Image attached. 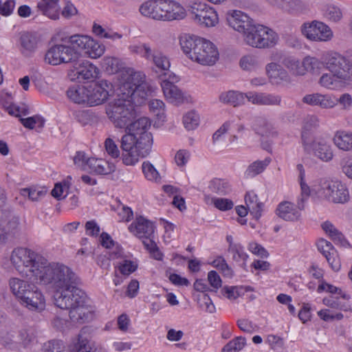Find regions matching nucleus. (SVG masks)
<instances>
[{
  "label": "nucleus",
  "instance_id": "obj_1",
  "mask_svg": "<svg viewBox=\"0 0 352 352\" xmlns=\"http://www.w3.org/2000/svg\"><path fill=\"white\" fill-rule=\"evenodd\" d=\"M151 127L148 118L142 117L130 122L124 129L128 131L122 135L120 147L123 151L122 162L125 165L133 166L139 157H145L151 150L153 136L148 130Z\"/></svg>",
  "mask_w": 352,
  "mask_h": 352
},
{
  "label": "nucleus",
  "instance_id": "obj_2",
  "mask_svg": "<svg viewBox=\"0 0 352 352\" xmlns=\"http://www.w3.org/2000/svg\"><path fill=\"white\" fill-rule=\"evenodd\" d=\"M34 279L39 280L41 284L50 285L55 293L65 287L72 286L78 283L76 274L67 266L58 263L42 265Z\"/></svg>",
  "mask_w": 352,
  "mask_h": 352
},
{
  "label": "nucleus",
  "instance_id": "obj_3",
  "mask_svg": "<svg viewBox=\"0 0 352 352\" xmlns=\"http://www.w3.org/2000/svg\"><path fill=\"white\" fill-rule=\"evenodd\" d=\"M9 285L12 292L23 307L35 311H40L45 308L44 296L41 290L32 283L12 278Z\"/></svg>",
  "mask_w": 352,
  "mask_h": 352
},
{
  "label": "nucleus",
  "instance_id": "obj_4",
  "mask_svg": "<svg viewBox=\"0 0 352 352\" xmlns=\"http://www.w3.org/2000/svg\"><path fill=\"white\" fill-rule=\"evenodd\" d=\"M10 261L19 274L30 279L34 278L42 265L47 264V259L43 256L23 248H15L12 252Z\"/></svg>",
  "mask_w": 352,
  "mask_h": 352
},
{
  "label": "nucleus",
  "instance_id": "obj_5",
  "mask_svg": "<svg viewBox=\"0 0 352 352\" xmlns=\"http://www.w3.org/2000/svg\"><path fill=\"white\" fill-rule=\"evenodd\" d=\"M106 113L114 126L124 129L135 117L133 104L125 95L110 102L106 107Z\"/></svg>",
  "mask_w": 352,
  "mask_h": 352
},
{
  "label": "nucleus",
  "instance_id": "obj_6",
  "mask_svg": "<svg viewBox=\"0 0 352 352\" xmlns=\"http://www.w3.org/2000/svg\"><path fill=\"white\" fill-rule=\"evenodd\" d=\"M78 283L65 287L54 295V304L62 309H72L87 300L85 293L77 287Z\"/></svg>",
  "mask_w": 352,
  "mask_h": 352
},
{
  "label": "nucleus",
  "instance_id": "obj_7",
  "mask_svg": "<svg viewBox=\"0 0 352 352\" xmlns=\"http://www.w3.org/2000/svg\"><path fill=\"white\" fill-rule=\"evenodd\" d=\"M326 68L337 78L349 80L352 77V67L345 57L337 52H328L323 58Z\"/></svg>",
  "mask_w": 352,
  "mask_h": 352
},
{
  "label": "nucleus",
  "instance_id": "obj_8",
  "mask_svg": "<svg viewBox=\"0 0 352 352\" xmlns=\"http://www.w3.org/2000/svg\"><path fill=\"white\" fill-rule=\"evenodd\" d=\"M320 196L335 204H345L349 200V192L340 182L322 180L318 191Z\"/></svg>",
  "mask_w": 352,
  "mask_h": 352
},
{
  "label": "nucleus",
  "instance_id": "obj_9",
  "mask_svg": "<svg viewBox=\"0 0 352 352\" xmlns=\"http://www.w3.org/2000/svg\"><path fill=\"white\" fill-rule=\"evenodd\" d=\"M302 146L306 153L313 154L322 162H330L333 157L331 146L322 139L309 140L304 135Z\"/></svg>",
  "mask_w": 352,
  "mask_h": 352
},
{
  "label": "nucleus",
  "instance_id": "obj_10",
  "mask_svg": "<svg viewBox=\"0 0 352 352\" xmlns=\"http://www.w3.org/2000/svg\"><path fill=\"white\" fill-rule=\"evenodd\" d=\"M191 18L206 27L214 26L218 22L216 11L204 3H194L190 8Z\"/></svg>",
  "mask_w": 352,
  "mask_h": 352
},
{
  "label": "nucleus",
  "instance_id": "obj_11",
  "mask_svg": "<svg viewBox=\"0 0 352 352\" xmlns=\"http://www.w3.org/2000/svg\"><path fill=\"white\" fill-rule=\"evenodd\" d=\"M301 32L307 38L315 41H327L333 36L331 28L318 21L305 23L301 27Z\"/></svg>",
  "mask_w": 352,
  "mask_h": 352
},
{
  "label": "nucleus",
  "instance_id": "obj_12",
  "mask_svg": "<svg viewBox=\"0 0 352 352\" xmlns=\"http://www.w3.org/2000/svg\"><path fill=\"white\" fill-rule=\"evenodd\" d=\"M88 91L89 105L96 106L107 101L113 91V85L106 80H101L89 85Z\"/></svg>",
  "mask_w": 352,
  "mask_h": 352
},
{
  "label": "nucleus",
  "instance_id": "obj_13",
  "mask_svg": "<svg viewBox=\"0 0 352 352\" xmlns=\"http://www.w3.org/2000/svg\"><path fill=\"white\" fill-rule=\"evenodd\" d=\"M129 80H131L132 85L129 82L123 85L124 89H129L127 93H123L126 98L133 100L136 96L144 99L148 96L147 85L145 83V76L142 72H131Z\"/></svg>",
  "mask_w": 352,
  "mask_h": 352
},
{
  "label": "nucleus",
  "instance_id": "obj_14",
  "mask_svg": "<svg viewBox=\"0 0 352 352\" xmlns=\"http://www.w3.org/2000/svg\"><path fill=\"white\" fill-rule=\"evenodd\" d=\"M218 59L219 52L217 47L211 41L204 38L198 46L192 61L202 65H213Z\"/></svg>",
  "mask_w": 352,
  "mask_h": 352
},
{
  "label": "nucleus",
  "instance_id": "obj_15",
  "mask_svg": "<svg viewBox=\"0 0 352 352\" xmlns=\"http://www.w3.org/2000/svg\"><path fill=\"white\" fill-rule=\"evenodd\" d=\"M70 76L81 82L84 80H89L97 76V68L89 61L80 59L73 65Z\"/></svg>",
  "mask_w": 352,
  "mask_h": 352
},
{
  "label": "nucleus",
  "instance_id": "obj_16",
  "mask_svg": "<svg viewBox=\"0 0 352 352\" xmlns=\"http://www.w3.org/2000/svg\"><path fill=\"white\" fill-rule=\"evenodd\" d=\"M129 231L140 239H148L154 234L155 226L153 222L142 216L137 217L129 226Z\"/></svg>",
  "mask_w": 352,
  "mask_h": 352
},
{
  "label": "nucleus",
  "instance_id": "obj_17",
  "mask_svg": "<svg viewBox=\"0 0 352 352\" xmlns=\"http://www.w3.org/2000/svg\"><path fill=\"white\" fill-rule=\"evenodd\" d=\"M248 100L259 106H280L282 97L277 94L250 91L245 93Z\"/></svg>",
  "mask_w": 352,
  "mask_h": 352
},
{
  "label": "nucleus",
  "instance_id": "obj_18",
  "mask_svg": "<svg viewBox=\"0 0 352 352\" xmlns=\"http://www.w3.org/2000/svg\"><path fill=\"white\" fill-rule=\"evenodd\" d=\"M226 20L230 27L243 34L253 23V21L247 14L239 10L228 12Z\"/></svg>",
  "mask_w": 352,
  "mask_h": 352
},
{
  "label": "nucleus",
  "instance_id": "obj_19",
  "mask_svg": "<svg viewBox=\"0 0 352 352\" xmlns=\"http://www.w3.org/2000/svg\"><path fill=\"white\" fill-rule=\"evenodd\" d=\"M203 39V38L188 34H183L179 38V45L184 54L192 60L195 57L198 46L201 45Z\"/></svg>",
  "mask_w": 352,
  "mask_h": 352
},
{
  "label": "nucleus",
  "instance_id": "obj_20",
  "mask_svg": "<svg viewBox=\"0 0 352 352\" xmlns=\"http://www.w3.org/2000/svg\"><path fill=\"white\" fill-rule=\"evenodd\" d=\"M69 316L72 322L82 324L93 319L94 312L92 308L85 302L71 309Z\"/></svg>",
  "mask_w": 352,
  "mask_h": 352
},
{
  "label": "nucleus",
  "instance_id": "obj_21",
  "mask_svg": "<svg viewBox=\"0 0 352 352\" xmlns=\"http://www.w3.org/2000/svg\"><path fill=\"white\" fill-rule=\"evenodd\" d=\"M162 0H149L141 5L140 12L145 16L155 19L162 20L163 8H166L165 4L162 5Z\"/></svg>",
  "mask_w": 352,
  "mask_h": 352
},
{
  "label": "nucleus",
  "instance_id": "obj_22",
  "mask_svg": "<svg viewBox=\"0 0 352 352\" xmlns=\"http://www.w3.org/2000/svg\"><path fill=\"white\" fill-rule=\"evenodd\" d=\"M164 4L166 6L163 8V21L179 20L185 16V10L179 3L172 0H162V5Z\"/></svg>",
  "mask_w": 352,
  "mask_h": 352
},
{
  "label": "nucleus",
  "instance_id": "obj_23",
  "mask_svg": "<svg viewBox=\"0 0 352 352\" xmlns=\"http://www.w3.org/2000/svg\"><path fill=\"white\" fill-rule=\"evenodd\" d=\"M302 101L311 106H318L323 109L332 108L336 105V101L329 95L318 93L305 95Z\"/></svg>",
  "mask_w": 352,
  "mask_h": 352
},
{
  "label": "nucleus",
  "instance_id": "obj_24",
  "mask_svg": "<svg viewBox=\"0 0 352 352\" xmlns=\"http://www.w3.org/2000/svg\"><path fill=\"white\" fill-rule=\"evenodd\" d=\"M276 214L280 218L291 221L298 220L300 216L298 206H296L290 201L280 202L276 210Z\"/></svg>",
  "mask_w": 352,
  "mask_h": 352
},
{
  "label": "nucleus",
  "instance_id": "obj_25",
  "mask_svg": "<svg viewBox=\"0 0 352 352\" xmlns=\"http://www.w3.org/2000/svg\"><path fill=\"white\" fill-rule=\"evenodd\" d=\"M161 87L166 98L172 103L179 104L183 102V94L178 87L168 79H162Z\"/></svg>",
  "mask_w": 352,
  "mask_h": 352
},
{
  "label": "nucleus",
  "instance_id": "obj_26",
  "mask_svg": "<svg viewBox=\"0 0 352 352\" xmlns=\"http://www.w3.org/2000/svg\"><path fill=\"white\" fill-rule=\"evenodd\" d=\"M59 0H41L37 4L38 10L48 18L56 20L59 18Z\"/></svg>",
  "mask_w": 352,
  "mask_h": 352
},
{
  "label": "nucleus",
  "instance_id": "obj_27",
  "mask_svg": "<svg viewBox=\"0 0 352 352\" xmlns=\"http://www.w3.org/2000/svg\"><path fill=\"white\" fill-rule=\"evenodd\" d=\"M64 44H55L51 46L45 53L44 60L52 65L64 63Z\"/></svg>",
  "mask_w": 352,
  "mask_h": 352
},
{
  "label": "nucleus",
  "instance_id": "obj_28",
  "mask_svg": "<svg viewBox=\"0 0 352 352\" xmlns=\"http://www.w3.org/2000/svg\"><path fill=\"white\" fill-rule=\"evenodd\" d=\"M261 29V32H259L261 34H258L259 39L257 40V41H255V40L252 39V43H256L258 48L273 47L277 42V34L272 30L268 28L266 26L263 25V28Z\"/></svg>",
  "mask_w": 352,
  "mask_h": 352
},
{
  "label": "nucleus",
  "instance_id": "obj_29",
  "mask_svg": "<svg viewBox=\"0 0 352 352\" xmlns=\"http://www.w3.org/2000/svg\"><path fill=\"white\" fill-rule=\"evenodd\" d=\"M132 54L140 56L146 60H150L158 52V50L149 43H139L129 46Z\"/></svg>",
  "mask_w": 352,
  "mask_h": 352
},
{
  "label": "nucleus",
  "instance_id": "obj_30",
  "mask_svg": "<svg viewBox=\"0 0 352 352\" xmlns=\"http://www.w3.org/2000/svg\"><path fill=\"white\" fill-rule=\"evenodd\" d=\"M68 98L75 103H87L89 104L88 86L74 85L67 91Z\"/></svg>",
  "mask_w": 352,
  "mask_h": 352
},
{
  "label": "nucleus",
  "instance_id": "obj_31",
  "mask_svg": "<svg viewBox=\"0 0 352 352\" xmlns=\"http://www.w3.org/2000/svg\"><path fill=\"white\" fill-rule=\"evenodd\" d=\"M87 170L98 175H107L113 171V166L106 162L94 157L88 158L86 161Z\"/></svg>",
  "mask_w": 352,
  "mask_h": 352
},
{
  "label": "nucleus",
  "instance_id": "obj_32",
  "mask_svg": "<svg viewBox=\"0 0 352 352\" xmlns=\"http://www.w3.org/2000/svg\"><path fill=\"white\" fill-rule=\"evenodd\" d=\"M247 208L254 217L258 220L262 214L263 203L258 201L257 195L254 192H248L245 196Z\"/></svg>",
  "mask_w": 352,
  "mask_h": 352
},
{
  "label": "nucleus",
  "instance_id": "obj_33",
  "mask_svg": "<svg viewBox=\"0 0 352 352\" xmlns=\"http://www.w3.org/2000/svg\"><path fill=\"white\" fill-rule=\"evenodd\" d=\"M19 41L23 48V54H29L34 52L38 41L36 34L30 32H21Z\"/></svg>",
  "mask_w": 352,
  "mask_h": 352
},
{
  "label": "nucleus",
  "instance_id": "obj_34",
  "mask_svg": "<svg viewBox=\"0 0 352 352\" xmlns=\"http://www.w3.org/2000/svg\"><path fill=\"white\" fill-rule=\"evenodd\" d=\"M253 130L258 135L261 136L268 137L272 132V126L263 116H257L254 119L252 124Z\"/></svg>",
  "mask_w": 352,
  "mask_h": 352
},
{
  "label": "nucleus",
  "instance_id": "obj_35",
  "mask_svg": "<svg viewBox=\"0 0 352 352\" xmlns=\"http://www.w3.org/2000/svg\"><path fill=\"white\" fill-rule=\"evenodd\" d=\"M208 188L210 191L219 195H226L231 192V186L226 179L214 178L210 181Z\"/></svg>",
  "mask_w": 352,
  "mask_h": 352
},
{
  "label": "nucleus",
  "instance_id": "obj_36",
  "mask_svg": "<svg viewBox=\"0 0 352 352\" xmlns=\"http://www.w3.org/2000/svg\"><path fill=\"white\" fill-rule=\"evenodd\" d=\"M265 69L266 74L271 79L287 81L289 78L288 74L286 70L276 63H270L267 64Z\"/></svg>",
  "mask_w": 352,
  "mask_h": 352
},
{
  "label": "nucleus",
  "instance_id": "obj_37",
  "mask_svg": "<svg viewBox=\"0 0 352 352\" xmlns=\"http://www.w3.org/2000/svg\"><path fill=\"white\" fill-rule=\"evenodd\" d=\"M67 42L81 54L82 50L85 51L89 47V43H92V38L87 35L74 34L69 38Z\"/></svg>",
  "mask_w": 352,
  "mask_h": 352
},
{
  "label": "nucleus",
  "instance_id": "obj_38",
  "mask_svg": "<svg viewBox=\"0 0 352 352\" xmlns=\"http://www.w3.org/2000/svg\"><path fill=\"white\" fill-rule=\"evenodd\" d=\"M333 142L336 146L343 151L352 149V134L344 131H338L334 138Z\"/></svg>",
  "mask_w": 352,
  "mask_h": 352
},
{
  "label": "nucleus",
  "instance_id": "obj_39",
  "mask_svg": "<svg viewBox=\"0 0 352 352\" xmlns=\"http://www.w3.org/2000/svg\"><path fill=\"white\" fill-rule=\"evenodd\" d=\"M271 162L270 157H266L264 160H258L252 163L245 172L247 178H252L261 173Z\"/></svg>",
  "mask_w": 352,
  "mask_h": 352
},
{
  "label": "nucleus",
  "instance_id": "obj_40",
  "mask_svg": "<svg viewBox=\"0 0 352 352\" xmlns=\"http://www.w3.org/2000/svg\"><path fill=\"white\" fill-rule=\"evenodd\" d=\"M245 97V94L239 93L234 91H229L226 93H222L219 99L223 103L230 104L234 107L241 104Z\"/></svg>",
  "mask_w": 352,
  "mask_h": 352
},
{
  "label": "nucleus",
  "instance_id": "obj_41",
  "mask_svg": "<svg viewBox=\"0 0 352 352\" xmlns=\"http://www.w3.org/2000/svg\"><path fill=\"white\" fill-rule=\"evenodd\" d=\"M88 344L89 340L80 333L67 345L65 352H85L89 347Z\"/></svg>",
  "mask_w": 352,
  "mask_h": 352
},
{
  "label": "nucleus",
  "instance_id": "obj_42",
  "mask_svg": "<svg viewBox=\"0 0 352 352\" xmlns=\"http://www.w3.org/2000/svg\"><path fill=\"white\" fill-rule=\"evenodd\" d=\"M102 67L109 74H114L122 68V63L118 58L106 57L102 60Z\"/></svg>",
  "mask_w": 352,
  "mask_h": 352
},
{
  "label": "nucleus",
  "instance_id": "obj_43",
  "mask_svg": "<svg viewBox=\"0 0 352 352\" xmlns=\"http://www.w3.org/2000/svg\"><path fill=\"white\" fill-rule=\"evenodd\" d=\"M319 126V120L316 116H311L305 121L301 133V140L303 144V135H305L309 140L314 139L312 136L313 131Z\"/></svg>",
  "mask_w": 352,
  "mask_h": 352
},
{
  "label": "nucleus",
  "instance_id": "obj_44",
  "mask_svg": "<svg viewBox=\"0 0 352 352\" xmlns=\"http://www.w3.org/2000/svg\"><path fill=\"white\" fill-rule=\"evenodd\" d=\"M263 25H256L252 23L248 28V30L246 31V32L244 34L245 41L249 45L258 48V45H256V43H252V41L253 39L255 40V41H257V40L259 39L258 34H261L259 32H261V28H263Z\"/></svg>",
  "mask_w": 352,
  "mask_h": 352
},
{
  "label": "nucleus",
  "instance_id": "obj_45",
  "mask_svg": "<svg viewBox=\"0 0 352 352\" xmlns=\"http://www.w3.org/2000/svg\"><path fill=\"white\" fill-rule=\"evenodd\" d=\"M64 45V63H72L74 65L81 58V54L77 50L74 49L67 41Z\"/></svg>",
  "mask_w": 352,
  "mask_h": 352
},
{
  "label": "nucleus",
  "instance_id": "obj_46",
  "mask_svg": "<svg viewBox=\"0 0 352 352\" xmlns=\"http://www.w3.org/2000/svg\"><path fill=\"white\" fill-rule=\"evenodd\" d=\"M45 121V119L39 115L27 118H20V122L23 126L29 129H33L35 127L41 129L44 126Z\"/></svg>",
  "mask_w": 352,
  "mask_h": 352
},
{
  "label": "nucleus",
  "instance_id": "obj_47",
  "mask_svg": "<svg viewBox=\"0 0 352 352\" xmlns=\"http://www.w3.org/2000/svg\"><path fill=\"white\" fill-rule=\"evenodd\" d=\"M283 65L290 69V71L294 75H303L304 74V69L302 68V65H300V63L298 60L293 57H285L283 60Z\"/></svg>",
  "mask_w": 352,
  "mask_h": 352
},
{
  "label": "nucleus",
  "instance_id": "obj_48",
  "mask_svg": "<svg viewBox=\"0 0 352 352\" xmlns=\"http://www.w3.org/2000/svg\"><path fill=\"white\" fill-rule=\"evenodd\" d=\"M260 65L259 60L256 56L247 55L240 60V66L243 70L252 71Z\"/></svg>",
  "mask_w": 352,
  "mask_h": 352
},
{
  "label": "nucleus",
  "instance_id": "obj_49",
  "mask_svg": "<svg viewBox=\"0 0 352 352\" xmlns=\"http://www.w3.org/2000/svg\"><path fill=\"white\" fill-rule=\"evenodd\" d=\"M142 171L145 177L150 181L158 182L160 176L158 171L149 162H144L142 166Z\"/></svg>",
  "mask_w": 352,
  "mask_h": 352
},
{
  "label": "nucleus",
  "instance_id": "obj_50",
  "mask_svg": "<svg viewBox=\"0 0 352 352\" xmlns=\"http://www.w3.org/2000/svg\"><path fill=\"white\" fill-rule=\"evenodd\" d=\"M3 212L9 213L8 217L3 218V225H5L6 228V233L13 232L17 229L19 225V220L17 217L12 214L11 211L7 210H1Z\"/></svg>",
  "mask_w": 352,
  "mask_h": 352
},
{
  "label": "nucleus",
  "instance_id": "obj_51",
  "mask_svg": "<svg viewBox=\"0 0 352 352\" xmlns=\"http://www.w3.org/2000/svg\"><path fill=\"white\" fill-rule=\"evenodd\" d=\"M183 123L186 129H195L199 123V115L192 111L187 113L183 118Z\"/></svg>",
  "mask_w": 352,
  "mask_h": 352
},
{
  "label": "nucleus",
  "instance_id": "obj_52",
  "mask_svg": "<svg viewBox=\"0 0 352 352\" xmlns=\"http://www.w3.org/2000/svg\"><path fill=\"white\" fill-rule=\"evenodd\" d=\"M104 46L100 44L92 38V43H89V47L86 48L85 53L92 58H96L103 54Z\"/></svg>",
  "mask_w": 352,
  "mask_h": 352
},
{
  "label": "nucleus",
  "instance_id": "obj_53",
  "mask_svg": "<svg viewBox=\"0 0 352 352\" xmlns=\"http://www.w3.org/2000/svg\"><path fill=\"white\" fill-rule=\"evenodd\" d=\"M43 352H65V344L62 340H52L45 343Z\"/></svg>",
  "mask_w": 352,
  "mask_h": 352
},
{
  "label": "nucleus",
  "instance_id": "obj_54",
  "mask_svg": "<svg viewBox=\"0 0 352 352\" xmlns=\"http://www.w3.org/2000/svg\"><path fill=\"white\" fill-rule=\"evenodd\" d=\"M149 61H151L157 68L162 71L168 70L170 67L168 59L160 50Z\"/></svg>",
  "mask_w": 352,
  "mask_h": 352
},
{
  "label": "nucleus",
  "instance_id": "obj_55",
  "mask_svg": "<svg viewBox=\"0 0 352 352\" xmlns=\"http://www.w3.org/2000/svg\"><path fill=\"white\" fill-rule=\"evenodd\" d=\"M322 63L314 57H306L302 61V68L304 70L311 73H317L321 67Z\"/></svg>",
  "mask_w": 352,
  "mask_h": 352
},
{
  "label": "nucleus",
  "instance_id": "obj_56",
  "mask_svg": "<svg viewBox=\"0 0 352 352\" xmlns=\"http://www.w3.org/2000/svg\"><path fill=\"white\" fill-rule=\"evenodd\" d=\"M142 243L145 248L148 250L156 260L162 259V253L160 252L156 243L153 241V236L148 239H144Z\"/></svg>",
  "mask_w": 352,
  "mask_h": 352
},
{
  "label": "nucleus",
  "instance_id": "obj_57",
  "mask_svg": "<svg viewBox=\"0 0 352 352\" xmlns=\"http://www.w3.org/2000/svg\"><path fill=\"white\" fill-rule=\"evenodd\" d=\"M325 15L329 20L337 22L342 18V12L338 6L329 5L325 11Z\"/></svg>",
  "mask_w": 352,
  "mask_h": 352
},
{
  "label": "nucleus",
  "instance_id": "obj_58",
  "mask_svg": "<svg viewBox=\"0 0 352 352\" xmlns=\"http://www.w3.org/2000/svg\"><path fill=\"white\" fill-rule=\"evenodd\" d=\"M212 202L217 208L222 211L229 210L234 206L233 201L226 198H214Z\"/></svg>",
  "mask_w": 352,
  "mask_h": 352
},
{
  "label": "nucleus",
  "instance_id": "obj_59",
  "mask_svg": "<svg viewBox=\"0 0 352 352\" xmlns=\"http://www.w3.org/2000/svg\"><path fill=\"white\" fill-rule=\"evenodd\" d=\"M300 184L301 188V197L298 200V208L301 210L305 208L304 203L309 196L310 190L308 185L305 182V179L300 180Z\"/></svg>",
  "mask_w": 352,
  "mask_h": 352
},
{
  "label": "nucleus",
  "instance_id": "obj_60",
  "mask_svg": "<svg viewBox=\"0 0 352 352\" xmlns=\"http://www.w3.org/2000/svg\"><path fill=\"white\" fill-rule=\"evenodd\" d=\"M228 250L233 254V259L236 261L240 259L245 261L248 258L247 254L243 251V247L239 244L229 245Z\"/></svg>",
  "mask_w": 352,
  "mask_h": 352
},
{
  "label": "nucleus",
  "instance_id": "obj_61",
  "mask_svg": "<svg viewBox=\"0 0 352 352\" xmlns=\"http://www.w3.org/2000/svg\"><path fill=\"white\" fill-rule=\"evenodd\" d=\"M242 290V287H225L222 289V293L226 295L228 299L234 300L241 295Z\"/></svg>",
  "mask_w": 352,
  "mask_h": 352
},
{
  "label": "nucleus",
  "instance_id": "obj_62",
  "mask_svg": "<svg viewBox=\"0 0 352 352\" xmlns=\"http://www.w3.org/2000/svg\"><path fill=\"white\" fill-rule=\"evenodd\" d=\"M104 145L107 152L112 157L117 158L120 156V151L112 139L107 138L105 140Z\"/></svg>",
  "mask_w": 352,
  "mask_h": 352
},
{
  "label": "nucleus",
  "instance_id": "obj_63",
  "mask_svg": "<svg viewBox=\"0 0 352 352\" xmlns=\"http://www.w3.org/2000/svg\"><path fill=\"white\" fill-rule=\"evenodd\" d=\"M138 267V265L131 261L125 260L119 266L120 272L123 275H129L132 272H135Z\"/></svg>",
  "mask_w": 352,
  "mask_h": 352
},
{
  "label": "nucleus",
  "instance_id": "obj_64",
  "mask_svg": "<svg viewBox=\"0 0 352 352\" xmlns=\"http://www.w3.org/2000/svg\"><path fill=\"white\" fill-rule=\"evenodd\" d=\"M148 106L150 110L159 116L161 113H163L165 105L163 101L153 99L149 102Z\"/></svg>",
  "mask_w": 352,
  "mask_h": 352
}]
</instances>
